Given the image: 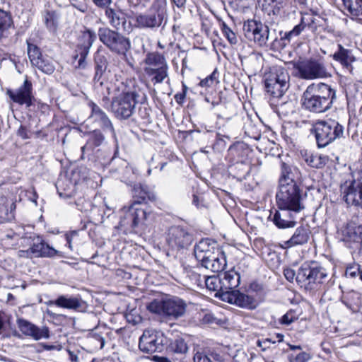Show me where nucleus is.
<instances>
[{"mask_svg":"<svg viewBox=\"0 0 362 362\" xmlns=\"http://www.w3.org/2000/svg\"><path fill=\"white\" fill-rule=\"evenodd\" d=\"M114 94L111 111L118 119L129 118L135 112L139 97L133 82L126 80L116 83Z\"/></svg>","mask_w":362,"mask_h":362,"instance_id":"obj_1","label":"nucleus"},{"mask_svg":"<svg viewBox=\"0 0 362 362\" xmlns=\"http://www.w3.org/2000/svg\"><path fill=\"white\" fill-rule=\"evenodd\" d=\"M336 91L330 86L324 83H312L303 92V107L312 112H325L331 108Z\"/></svg>","mask_w":362,"mask_h":362,"instance_id":"obj_2","label":"nucleus"},{"mask_svg":"<svg viewBox=\"0 0 362 362\" xmlns=\"http://www.w3.org/2000/svg\"><path fill=\"white\" fill-rule=\"evenodd\" d=\"M216 243L210 239L200 240L194 249V256L202 267L210 269L214 272H221V276L226 279V256L223 252L219 255V249H216L217 256L215 255L214 245Z\"/></svg>","mask_w":362,"mask_h":362,"instance_id":"obj_3","label":"nucleus"},{"mask_svg":"<svg viewBox=\"0 0 362 362\" xmlns=\"http://www.w3.org/2000/svg\"><path fill=\"white\" fill-rule=\"evenodd\" d=\"M327 278L326 269L317 262H304L298 270L296 282L306 291H315L320 288Z\"/></svg>","mask_w":362,"mask_h":362,"instance_id":"obj_4","label":"nucleus"},{"mask_svg":"<svg viewBox=\"0 0 362 362\" xmlns=\"http://www.w3.org/2000/svg\"><path fill=\"white\" fill-rule=\"evenodd\" d=\"M344 128L335 119L317 121L310 133L315 136L317 146L325 148L337 139L343 136Z\"/></svg>","mask_w":362,"mask_h":362,"instance_id":"obj_5","label":"nucleus"},{"mask_svg":"<svg viewBox=\"0 0 362 362\" xmlns=\"http://www.w3.org/2000/svg\"><path fill=\"white\" fill-rule=\"evenodd\" d=\"M149 312L170 319L182 317L186 312L187 304L182 299L174 296L162 300H153L148 305Z\"/></svg>","mask_w":362,"mask_h":362,"instance_id":"obj_6","label":"nucleus"},{"mask_svg":"<svg viewBox=\"0 0 362 362\" xmlns=\"http://www.w3.org/2000/svg\"><path fill=\"white\" fill-rule=\"evenodd\" d=\"M276 202L278 208L288 209L293 211H301L305 208L298 185H283L279 187Z\"/></svg>","mask_w":362,"mask_h":362,"instance_id":"obj_7","label":"nucleus"},{"mask_svg":"<svg viewBox=\"0 0 362 362\" xmlns=\"http://www.w3.org/2000/svg\"><path fill=\"white\" fill-rule=\"evenodd\" d=\"M289 74L281 66H273L265 78V89L274 98H280L289 87Z\"/></svg>","mask_w":362,"mask_h":362,"instance_id":"obj_8","label":"nucleus"},{"mask_svg":"<svg viewBox=\"0 0 362 362\" xmlns=\"http://www.w3.org/2000/svg\"><path fill=\"white\" fill-rule=\"evenodd\" d=\"M240 282V276L236 271L233 269L228 271V303L250 310L255 309L257 303L254 298L235 290Z\"/></svg>","mask_w":362,"mask_h":362,"instance_id":"obj_9","label":"nucleus"},{"mask_svg":"<svg viewBox=\"0 0 362 362\" xmlns=\"http://www.w3.org/2000/svg\"><path fill=\"white\" fill-rule=\"evenodd\" d=\"M100 41L112 52L119 54H125L129 49L131 43L129 38L117 31L109 28H100L98 31Z\"/></svg>","mask_w":362,"mask_h":362,"instance_id":"obj_10","label":"nucleus"},{"mask_svg":"<svg viewBox=\"0 0 362 362\" xmlns=\"http://www.w3.org/2000/svg\"><path fill=\"white\" fill-rule=\"evenodd\" d=\"M296 69L299 77L305 80L323 78L329 76L325 64L319 59L301 61L296 64Z\"/></svg>","mask_w":362,"mask_h":362,"instance_id":"obj_11","label":"nucleus"},{"mask_svg":"<svg viewBox=\"0 0 362 362\" xmlns=\"http://www.w3.org/2000/svg\"><path fill=\"white\" fill-rule=\"evenodd\" d=\"M243 30L248 39L253 40L260 47L267 46L270 36L267 25L261 21L248 20L244 23Z\"/></svg>","mask_w":362,"mask_h":362,"instance_id":"obj_12","label":"nucleus"},{"mask_svg":"<svg viewBox=\"0 0 362 362\" xmlns=\"http://www.w3.org/2000/svg\"><path fill=\"white\" fill-rule=\"evenodd\" d=\"M166 17V10L160 6H153L147 13L136 16V26L141 28H153L160 27Z\"/></svg>","mask_w":362,"mask_h":362,"instance_id":"obj_13","label":"nucleus"},{"mask_svg":"<svg viewBox=\"0 0 362 362\" xmlns=\"http://www.w3.org/2000/svg\"><path fill=\"white\" fill-rule=\"evenodd\" d=\"M341 192L344 202L351 206L362 209V179L347 180L341 185Z\"/></svg>","mask_w":362,"mask_h":362,"instance_id":"obj_14","label":"nucleus"},{"mask_svg":"<svg viewBox=\"0 0 362 362\" xmlns=\"http://www.w3.org/2000/svg\"><path fill=\"white\" fill-rule=\"evenodd\" d=\"M193 240L192 235L180 226L171 227L168 233L166 241L172 250H181L189 247Z\"/></svg>","mask_w":362,"mask_h":362,"instance_id":"obj_15","label":"nucleus"},{"mask_svg":"<svg viewBox=\"0 0 362 362\" xmlns=\"http://www.w3.org/2000/svg\"><path fill=\"white\" fill-rule=\"evenodd\" d=\"M16 325L21 332L24 336L32 338L35 341L49 338V329L47 326L40 327L31 322L21 317L17 319Z\"/></svg>","mask_w":362,"mask_h":362,"instance_id":"obj_16","label":"nucleus"},{"mask_svg":"<svg viewBox=\"0 0 362 362\" xmlns=\"http://www.w3.org/2000/svg\"><path fill=\"white\" fill-rule=\"evenodd\" d=\"M6 94L16 103L21 105H25L26 107H30L35 97L33 93L32 83L27 78L24 81L22 86L16 90H7Z\"/></svg>","mask_w":362,"mask_h":362,"instance_id":"obj_17","label":"nucleus"},{"mask_svg":"<svg viewBox=\"0 0 362 362\" xmlns=\"http://www.w3.org/2000/svg\"><path fill=\"white\" fill-rule=\"evenodd\" d=\"M89 107L91 109L90 118L92 119L94 122L98 123L103 131L110 132L112 138L117 141L115 130L107 114L93 102L89 103Z\"/></svg>","mask_w":362,"mask_h":362,"instance_id":"obj_18","label":"nucleus"},{"mask_svg":"<svg viewBox=\"0 0 362 362\" xmlns=\"http://www.w3.org/2000/svg\"><path fill=\"white\" fill-rule=\"evenodd\" d=\"M47 305H55L59 308L83 312L87 308L86 303L79 296H59L55 300H49Z\"/></svg>","mask_w":362,"mask_h":362,"instance_id":"obj_19","label":"nucleus"},{"mask_svg":"<svg viewBox=\"0 0 362 362\" xmlns=\"http://www.w3.org/2000/svg\"><path fill=\"white\" fill-rule=\"evenodd\" d=\"M300 212L293 211L288 209L279 208V210H276L274 214L272 220L274 225L280 229L293 228L296 224V215Z\"/></svg>","mask_w":362,"mask_h":362,"instance_id":"obj_20","label":"nucleus"},{"mask_svg":"<svg viewBox=\"0 0 362 362\" xmlns=\"http://www.w3.org/2000/svg\"><path fill=\"white\" fill-rule=\"evenodd\" d=\"M311 231L308 226L298 227L291 238L279 244L282 249H288L298 245L306 244L310 238Z\"/></svg>","mask_w":362,"mask_h":362,"instance_id":"obj_21","label":"nucleus"},{"mask_svg":"<svg viewBox=\"0 0 362 362\" xmlns=\"http://www.w3.org/2000/svg\"><path fill=\"white\" fill-rule=\"evenodd\" d=\"M139 347L144 353L152 354L160 349L156 332L152 329H146L139 339Z\"/></svg>","mask_w":362,"mask_h":362,"instance_id":"obj_22","label":"nucleus"},{"mask_svg":"<svg viewBox=\"0 0 362 362\" xmlns=\"http://www.w3.org/2000/svg\"><path fill=\"white\" fill-rule=\"evenodd\" d=\"M250 170L251 165L246 160H236L228 164V177L237 179L240 182L250 176Z\"/></svg>","mask_w":362,"mask_h":362,"instance_id":"obj_23","label":"nucleus"},{"mask_svg":"<svg viewBox=\"0 0 362 362\" xmlns=\"http://www.w3.org/2000/svg\"><path fill=\"white\" fill-rule=\"evenodd\" d=\"M32 247L35 257L52 258L56 256L59 257H65L64 252L57 250L39 237L37 238V240L32 244Z\"/></svg>","mask_w":362,"mask_h":362,"instance_id":"obj_24","label":"nucleus"},{"mask_svg":"<svg viewBox=\"0 0 362 362\" xmlns=\"http://www.w3.org/2000/svg\"><path fill=\"white\" fill-rule=\"evenodd\" d=\"M105 16L109 24L117 30H127V14L122 10L107 8L105 10Z\"/></svg>","mask_w":362,"mask_h":362,"instance_id":"obj_25","label":"nucleus"},{"mask_svg":"<svg viewBox=\"0 0 362 362\" xmlns=\"http://www.w3.org/2000/svg\"><path fill=\"white\" fill-rule=\"evenodd\" d=\"M132 194L138 204L148 201L154 202L156 199L155 192L151 189L146 185L138 183L135 184L132 189Z\"/></svg>","mask_w":362,"mask_h":362,"instance_id":"obj_26","label":"nucleus"},{"mask_svg":"<svg viewBox=\"0 0 362 362\" xmlns=\"http://www.w3.org/2000/svg\"><path fill=\"white\" fill-rule=\"evenodd\" d=\"M300 154L306 164L313 168H322L329 161L327 156L314 153L306 150L301 151Z\"/></svg>","mask_w":362,"mask_h":362,"instance_id":"obj_27","label":"nucleus"},{"mask_svg":"<svg viewBox=\"0 0 362 362\" xmlns=\"http://www.w3.org/2000/svg\"><path fill=\"white\" fill-rule=\"evenodd\" d=\"M341 303L352 313H358L362 307V294L354 290L350 291L342 297Z\"/></svg>","mask_w":362,"mask_h":362,"instance_id":"obj_28","label":"nucleus"},{"mask_svg":"<svg viewBox=\"0 0 362 362\" xmlns=\"http://www.w3.org/2000/svg\"><path fill=\"white\" fill-rule=\"evenodd\" d=\"M298 170L296 167L289 165L284 162L281 163V176L279 180V187L283 185H298L295 180Z\"/></svg>","mask_w":362,"mask_h":362,"instance_id":"obj_29","label":"nucleus"},{"mask_svg":"<svg viewBox=\"0 0 362 362\" xmlns=\"http://www.w3.org/2000/svg\"><path fill=\"white\" fill-rule=\"evenodd\" d=\"M337 235V238L343 242H356L359 239L356 226L351 223H343L338 227Z\"/></svg>","mask_w":362,"mask_h":362,"instance_id":"obj_30","label":"nucleus"},{"mask_svg":"<svg viewBox=\"0 0 362 362\" xmlns=\"http://www.w3.org/2000/svg\"><path fill=\"white\" fill-rule=\"evenodd\" d=\"M248 148L243 142H236L228 149V158L230 163H235L236 160H246Z\"/></svg>","mask_w":362,"mask_h":362,"instance_id":"obj_31","label":"nucleus"},{"mask_svg":"<svg viewBox=\"0 0 362 362\" xmlns=\"http://www.w3.org/2000/svg\"><path fill=\"white\" fill-rule=\"evenodd\" d=\"M333 59L351 71L352 68L351 63L354 61V57L350 49H345L341 45L339 44L338 50L333 54Z\"/></svg>","mask_w":362,"mask_h":362,"instance_id":"obj_32","label":"nucleus"},{"mask_svg":"<svg viewBox=\"0 0 362 362\" xmlns=\"http://www.w3.org/2000/svg\"><path fill=\"white\" fill-rule=\"evenodd\" d=\"M205 284L209 290L216 291L215 297L221 298L223 301L226 300V288L222 286L220 278L208 276L205 279Z\"/></svg>","mask_w":362,"mask_h":362,"instance_id":"obj_33","label":"nucleus"},{"mask_svg":"<svg viewBox=\"0 0 362 362\" xmlns=\"http://www.w3.org/2000/svg\"><path fill=\"white\" fill-rule=\"evenodd\" d=\"M96 39L95 33L90 30H87L83 32L79 39V47L81 50V57L86 58L89 52V49L91 47L93 42Z\"/></svg>","mask_w":362,"mask_h":362,"instance_id":"obj_34","label":"nucleus"},{"mask_svg":"<svg viewBox=\"0 0 362 362\" xmlns=\"http://www.w3.org/2000/svg\"><path fill=\"white\" fill-rule=\"evenodd\" d=\"M60 16L54 10L45 9L42 13V21L46 28L51 32H55L59 25Z\"/></svg>","mask_w":362,"mask_h":362,"instance_id":"obj_35","label":"nucleus"},{"mask_svg":"<svg viewBox=\"0 0 362 362\" xmlns=\"http://www.w3.org/2000/svg\"><path fill=\"white\" fill-rule=\"evenodd\" d=\"M131 211L132 205L124 206L121 210L122 214L120 218L119 226L124 230H132L136 227L134 214Z\"/></svg>","mask_w":362,"mask_h":362,"instance_id":"obj_36","label":"nucleus"},{"mask_svg":"<svg viewBox=\"0 0 362 362\" xmlns=\"http://www.w3.org/2000/svg\"><path fill=\"white\" fill-rule=\"evenodd\" d=\"M168 66L156 68H144V71L148 77H151L153 83H160L168 76Z\"/></svg>","mask_w":362,"mask_h":362,"instance_id":"obj_37","label":"nucleus"},{"mask_svg":"<svg viewBox=\"0 0 362 362\" xmlns=\"http://www.w3.org/2000/svg\"><path fill=\"white\" fill-rule=\"evenodd\" d=\"M145 63L147 65L145 68H156L168 66L165 57L158 52L148 54L145 59Z\"/></svg>","mask_w":362,"mask_h":362,"instance_id":"obj_38","label":"nucleus"},{"mask_svg":"<svg viewBox=\"0 0 362 362\" xmlns=\"http://www.w3.org/2000/svg\"><path fill=\"white\" fill-rule=\"evenodd\" d=\"M105 141V136L99 129H95L88 134V139L86 146L82 147V150L86 148L93 149L100 146Z\"/></svg>","mask_w":362,"mask_h":362,"instance_id":"obj_39","label":"nucleus"},{"mask_svg":"<svg viewBox=\"0 0 362 362\" xmlns=\"http://www.w3.org/2000/svg\"><path fill=\"white\" fill-rule=\"evenodd\" d=\"M13 25L11 15L4 8H0V38L7 35L9 28Z\"/></svg>","mask_w":362,"mask_h":362,"instance_id":"obj_40","label":"nucleus"},{"mask_svg":"<svg viewBox=\"0 0 362 362\" xmlns=\"http://www.w3.org/2000/svg\"><path fill=\"white\" fill-rule=\"evenodd\" d=\"M344 9L350 15L358 17L362 15V0H342Z\"/></svg>","mask_w":362,"mask_h":362,"instance_id":"obj_41","label":"nucleus"},{"mask_svg":"<svg viewBox=\"0 0 362 362\" xmlns=\"http://www.w3.org/2000/svg\"><path fill=\"white\" fill-rule=\"evenodd\" d=\"M228 41L230 42L232 47L231 58L233 62L236 61V59H240V55L238 52L239 48L242 47L240 42V39L228 28Z\"/></svg>","mask_w":362,"mask_h":362,"instance_id":"obj_42","label":"nucleus"},{"mask_svg":"<svg viewBox=\"0 0 362 362\" xmlns=\"http://www.w3.org/2000/svg\"><path fill=\"white\" fill-rule=\"evenodd\" d=\"M132 211L134 214V218L136 221V227L146 221L150 216V213H148L146 210L140 207V204L136 202H133L132 204Z\"/></svg>","mask_w":362,"mask_h":362,"instance_id":"obj_43","label":"nucleus"},{"mask_svg":"<svg viewBox=\"0 0 362 362\" xmlns=\"http://www.w3.org/2000/svg\"><path fill=\"white\" fill-rule=\"evenodd\" d=\"M95 74L94 79L99 81L107 67V60L104 55L97 54L95 57Z\"/></svg>","mask_w":362,"mask_h":362,"instance_id":"obj_44","label":"nucleus"},{"mask_svg":"<svg viewBox=\"0 0 362 362\" xmlns=\"http://www.w3.org/2000/svg\"><path fill=\"white\" fill-rule=\"evenodd\" d=\"M284 340V335L280 333L275 334L270 337L259 339L257 341V345L261 348L262 351L269 349L270 344H274L276 342H281Z\"/></svg>","mask_w":362,"mask_h":362,"instance_id":"obj_45","label":"nucleus"},{"mask_svg":"<svg viewBox=\"0 0 362 362\" xmlns=\"http://www.w3.org/2000/svg\"><path fill=\"white\" fill-rule=\"evenodd\" d=\"M28 55L33 65L37 64V62L42 57L40 49L30 40H27Z\"/></svg>","mask_w":362,"mask_h":362,"instance_id":"obj_46","label":"nucleus"},{"mask_svg":"<svg viewBox=\"0 0 362 362\" xmlns=\"http://www.w3.org/2000/svg\"><path fill=\"white\" fill-rule=\"evenodd\" d=\"M34 66L46 74H52L55 70L52 60L47 57H42Z\"/></svg>","mask_w":362,"mask_h":362,"instance_id":"obj_47","label":"nucleus"},{"mask_svg":"<svg viewBox=\"0 0 362 362\" xmlns=\"http://www.w3.org/2000/svg\"><path fill=\"white\" fill-rule=\"evenodd\" d=\"M305 24L303 18H301L300 23L296 25L291 30L285 32L284 35H281V40L290 42L293 37L298 36L305 29Z\"/></svg>","mask_w":362,"mask_h":362,"instance_id":"obj_48","label":"nucleus"},{"mask_svg":"<svg viewBox=\"0 0 362 362\" xmlns=\"http://www.w3.org/2000/svg\"><path fill=\"white\" fill-rule=\"evenodd\" d=\"M219 83V73L218 70L216 69L214 71L206 77L205 78L200 81L199 85L201 87L208 88L210 87L216 86Z\"/></svg>","mask_w":362,"mask_h":362,"instance_id":"obj_49","label":"nucleus"},{"mask_svg":"<svg viewBox=\"0 0 362 362\" xmlns=\"http://www.w3.org/2000/svg\"><path fill=\"white\" fill-rule=\"evenodd\" d=\"M192 203L200 210L207 209L209 208L210 203L207 201L204 195H193Z\"/></svg>","mask_w":362,"mask_h":362,"instance_id":"obj_50","label":"nucleus"},{"mask_svg":"<svg viewBox=\"0 0 362 362\" xmlns=\"http://www.w3.org/2000/svg\"><path fill=\"white\" fill-rule=\"evenodd\" d=\"M170 349L173 352L183 354L187 350V346L182 339H177L170 344Z\"/></svg>","mask_w":362,"mask_h":362,"instance_id":"obj_51","label":"nucleus"},{"mask_svg":"<svg viewBox=\"0 0 362 362\" xmlns=\"http://www.w3.org/2000/svg\"><path fill=\"white\" fill-rule=\"evenodd\" d=\"M298 318L296 312L293 310H290L281 317L279 322L284 325H289L297 320Z\"/></svg>","mask_w":362,"mask_h":362,"instance_id":"obj_52","label":"nucleus"},{"mask_svg":"<svg viewBox=\"0 0 362 362\" xmlns=\"http://www.w3.org/2000/svg\"><path fill=\"white\" fill-rule=\"evenodd\" d=\"M360 265L356 263L349 264L345 270V276L346 277L354 278L360 272Z\"/></svg>","mask_w":362,"mask_h":362,"instance_id":"obj_53","label":"nucleus"},{"mask_svg":"<svg viewBox=\"0 0 362 362\" xmlns=\"http://www.w3.org/2000/svg\"><path fill=\"white\" fill-rule=\"evenodd\" d=\"M310 359V354L305 351L300 352L296 356L291 354L288 356L289 362H308Z\"/></svg>","mask_w":362,"mask_h":362,"instance_id":"obj_54","label":"nucleus"},{"mask_svg":"<svg viewBox=\"0 0 362 362\" xmlns=\"http://www.w3.org/2000/svg\"><path fill=\"white\" fill-rule=\"evenodd\" d=\"M78 231L76 230H72V231H70V232H68L66 233L65 235H64V237H65V240L66 241V246L69 247V249L72 251L73 250V245H72V241L74 239V238H76V236H78Z\"/></svg>","mask_w":362,"mask_h":362,"instance_id":"obj_55","label":"nucleus"},{"mask_svg":"<svg viewBox=\"0 0 362 362\" xmlns=\"http://www.w3.org/2000/svg\"><path fill=\"white\" fill-rule=\"evenodd\" d=\"M202 322L205 324H216V325H221L222 323V321L221 320H218L216 317H214L213 315L210 313L205 314L204 316L202 318Z\"/></svg>","mask_w":362,"mask_h":362,"instance_id":"obj_56","label":"nucleus"},{"mask_svg":"<svg viewBox=\"0 0 362 362\" xmlns=\"http://www.w3.org/2000/svg\"><path fill=\"white\" fill-rule=\"evenodd\" d=\"M193 361L194 362H212L206 354L199 351L194 354Z\"/></svg>","mask_w":362,"mask_h":362,"instance_id":"obj_57","label":"nucleus"},{"mask_svg":"<svg viewBox=\"0 0 362 362\" xmlns=\"http://www.w3.org/2000/svg\"><path fill=\"white\" fill-rule=\"evenodd\" d=\"M18 256L19 257L30 259L35 257L32 245L28 250H21L18 251Z\"/></svg>","mask_w":362,"mask_h":362,"instance_id":"obj_58","label":"nucleus"},{"mask_svg":"<svg viewBox=\"0 0 362 362\" xmlns=\"http://www.w3.org/2000/svg\"><path fill=\"white\" fill-rule=\"evenodd\" d=\"M64 184V181L63 180H59L57 183V191H58V193H59V195L61 197H64V198H69L72 196V192H63L62 191V185ZM64 191H65V189H64Z\"/></svg>","mask_w":362,"mask_h":362,"instance_id":"obj_59","label":"nucleus"},{"mask_svg":"<svg viewBox=\"0 0 362 362\" xmlns=\"http://www.w3.org/2000/svg\"><path fill=\"white\" fill-rule=\"evenodd\" d=\"M285 278L290 282H292L294 279H296L297 273L291 268H286L284 270Z\"/></svg>","mask_w":362,"mask_h":362,"instance_id":"obj_60","label":"nucleus"},{"mask_svg":"<svg viewBox=\"0 0 362 362\" xmlns=\"http://www.w3.org/2000/svg\"><path fill=\"white\" fill-rule=\"evenodd\" d=\"M265 1L273 7V12L274 13L275 10L279 11L283 7L284 0H265Z\"/></svg>","mask_w":362,"mask_h":362,"instance_id":"obj_61","label":"nucleus"},{"mask_svg":"<svg viewBox=\"0 0 362 362\" xmlns=\"http://www.w3.org/2000/svg\"><path fill=\"white\" fill-rule=\"evenodd\" d=\"M247 356L242 351H237V353L233 356L232 362H246Z\"/></svg>","mask_w":362,"mask_h":362,"instance_id":"obj_62","label":"nucleus"},{"mask_svg":"<svg viewBox=\"0 0 362 362\" xmlns=\"http://www.w3.org/2000/svg\"><path fill=\"white\" fill-rule=\"evenodd\" d=\"M187 87L184 86L183 92L181 93H177L175 95V99L176 102L179 104H182L184 102V100L186 96Z\"/></svg>","mask_w":362,"mask_h":362,"instance_id":"obj_63","label":"nucleus"},{"mask_svg":"<svg viewBox=\"0 0 362 362\" xmlns=\"http://www.w3.org/2000/svg\"><path fill=\"white\" fill-rule=\"evenodd\" d=\"M17 134H18V135L19 136H21V137L22 139H28V138H29V136H28V134L27 129H26V128H25L24 126H23V125H21V126L19 127V129H18V130Z\"/></svg>","mask_w":362,"mask_h":362,"instance_id":"obj_64","label":"nucleus"}]
</instances>
